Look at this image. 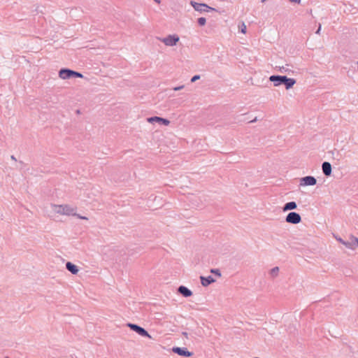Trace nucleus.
Returning <instances> with one entry per match:
<instances>
[{
    "mask_svg": "<svg viewBox=\"0 0 358 358\" xmlns=\"http://www.w3.org/2000/svg\"><path fill=\"white\" fill-rule=\"evenodd\" d=\"M6 358H8V357H6Z\"/></svg>",
    "mask_w": 358,
    "mask_h": 358,
    "instance_id": "c756f323",
    "label": "nucleus"
},
{
    "mask_svg": "<svg viewBox=\"0 0 358 358\" xmlns=\"http://www.w3.org/2000/svg\"><path fill=\"white\" fill-rule=\"evenodd\" d=\"M147 120L150 123L158 122V123L166 125V126L169 125V123H170V121L169 120L164 119V118H162V117H157V116H154V117H148L147 119Z\"/></svg>",
    "mask_w": 358,
    "mask_h": 358,
    "instance_id": "9b49d317",
    "label": "nucleus"
},
{
    "mask_svg": "<svg viewBox=\"0 0 358 358\" xmlns=\"http://www.w3.org/2000/svg\"><path fill=\"white\" fill-rule=\"evenodd\" d=\"M127 327L130 328L132 331L137 333L138 335L143 336V337H148L149 338H151V336L148 334V332L143 327L133 323H127Z\"/></svg>",
    "mask_w": 358,
    "mask_h": 358,
    "instance_id": "0eeeda50",
    "label": "nucleus"
},
{
    "mask_svg": "<svg viewBox=\"0 0 358 358\" xmlns=\"http://www.w3.org/2000/svg\"><path fill=\"white\" fill-rule=\"evenodd\" d=\"M190 4L194 8L195 10L200 13L208 12L210 10H216L215 8L209 6L206 3H197L194 1H191Z\"/></svg>",
    "mask_w": 358,
    "mask_h": 358,
    "instance_id": "423d86ee",
    "label": "nucleus"
},
{
    "mask_svg": "<svg viewBox=\"0 0 358 358\" xmlns=\"http://www.w3.org/2000/svg\"><path fill=\"white\" fill-rule=\"evenodd\" d=\"M178 292L185 297H189L192 295V292L183 285H181L178 288Z\"/></svg>",
    "mask_w": 358,
    "mask_h": 358,
    "instance_id": "ddd939ff",
    "label": "nucleus"
},
{
    "mask_svg": "<svg viewBox=\"0 0 358 358\" xmlns=\"http://www.w3.org/2000/svg\"><path fill=\"white\" fill-rule=\"evenodd\" d=\"M197 22L199 26H204L206 23V19L205 17H201L198 18Z\"/></svg>",
    "mask_w": 358,
    "mask_h": 358,
    "instance_id": "6ab92c4d",
    "label": "nucleus"
},
{
    "mask_svg": "<svg viewBox=\"0 0 358 358\" xmlns=\"http://www.w3.org/2000/svg\"><path fill=\"white\" fill-rule=\"evenodd\" d=\"M183 88H184V85H180V86L174 87L173 90L174 91H178V90H180L183 89Z\"/></svg>",
    "mask_w": 358,
    "mask_h": 358,
    "instance_id": "4be33fe9",
    "label": "nucleus"
},
{
    "mask_svg": "<svg viewBox=\"0 0 358 358\" xmlns=\"http://www.w3.org/2000/svg\"><path fill=\"white\" fill-rule=\"evenodd\" d=\"M269 80L275 87L284 85L286 90L291 89L296 83L294 78H287L286 76L273 75L269 77Z\"/></svg>",
    "mask_w": 358,
    "mask_h": 358,
    "instance_id": "f257e3e1",
    "label": "nucleus"
},
{
    "mask_svg": "<svg viewBox=\"0 0 358 358\" xmlns=\"http://www.w3.org/2000/svg\"><path fill=\"white\" fill-rule=\"evenodd\" d=\"M54 213L65 215H73L76 214V208L69 205H52L51 206Z\"/></svg>",
    "mask_w": 358,
    "mask_h": 358,
    "instance_id": "f03ea898",
    "label": "nucleus"
},
{
    "mask_svg": "<svg viewBox=\"0 0 358 358\" xmlns=\"http://www.w3.org/2000/svg\"><path fill=\"white\" fill-rule=\"evenodd\" d=\"M210 273H214L215 275H217V276L220 277L221 276V272L219 269L217 268H212L210 270Z\"/></svg>",
    "mask_w": 358,
    "mask_h": 358,
    "instance_id": "aec40b11",
    "label": "nucleus"
},
{
    "mask_svg": "<svg viewBox=\"0 0 358 358\" xmlns=\"http://www.w3.org/2000/svg\"><path fill=\"white\" fill-rule=\"evenodd\" d=\"M59 77L62 80L75 78H82L83 75L78 72L68 69H62L59 71Z\"/></svg>",
    "mask_w": 358,
    "mask_h": 358,
    "instance_id": "7ed1b4c3",
    "label": "nucleus"
},
{
    "mask_svg": "<svg viewBox=\"0 0 358 358\" xmlns=\"http://www.w3.org/2000/svg\"><path fill=\"white\" fill-rule=\"evenodd\" d=\"M157 3H160L159 0H155Z\"/></svg>",
    "mask_w": 358,
    "mask_h": 358,
    "instance_id": "c85d7f7f",
    "label": "nucleus"
},
{
    "mask_svg": "<svg viewBox=\"0 0 358 358\" xmlns=\"http://www.w3.org/2000/svg\"><path fill=\"white\" fill-rule=\"evenodd\" d=\"M285 221L289 224H296L301 222V217L298 213L290 212L287 215Z\"/></svg>",
    "mask_w": 358,
    "mask_h": 358,
    "instance_id": "6e6552de",
    "label": "nucleus"
},
{
    "mask_svg": "<svg viewBox=\"0 0 358 358\" xmlns=\"http://www.w3.org/2000/svg\"><path fill=\"white\" fill-rule=\"evenodd\" d=\"M157 39L164 43L166 46H174L179 41L180 38L176 34H172L165 38H157Z\"/></svg>",
    "mask_w": 358,
    "mask_h": 358,
    "instance_id": "39448f33",
    "label": "nucleus"
},
{
    "mask_svg": "<svg viewBox=\"0 0 358 358\" xmlns=\"http://www.w3.org/2000/svg\"><path fill=\"white\" fill-rule=\"evenodd\" d=\"M66 267L73 274H77L78 272V268L77 266L72 264L71 262H67L66 264Z\"/></svg>",
    "mask_w": 358,
    "mask_h": 358,
    "instance_id": "dca6fc26",
    "label": "nucleus"
},
{
    "mask_svg": "<svg viewBox=\"0 0 358 358\" xmlns=\"http://www.w3.org/2000/svg\"><path fill=\"white\" fill-rule=\"evenodd\" d=\"M317 180L315 177L311 176H305L300 179L301 186H313L316 185Z\"/></svg>",
    "mask_w": 358,
    "mask_h": 358,
    "instance_id": "1a4fd4ad",
    "label": "nucleus"
},
{
    "mask_svg": "<svg viewBox=\"0 0 358 358\" xmlns=\"http://www.w3.org/2000/svg\"><path fill=\"white\" fill-rule=\"evenodd\" d=\"M200 279L201 283L203 287H207L211 283L215 282V280L211 275L208 277L201 276Z\"/></svg>",
    "mask_w": 358,
    "mask_h": 358,
    "instance_id": "4468645a",
    "label": "nucleus"
},
{
    "mask_svg": "<svg viewBox=\"0 0 358 358\" xmlns=\"http://www.w3.org/2000/svg\"><path fill=\"white\" fill-rule=\"evenodd\" d=\"M200 79V76L199 75H195L192 78H191V82L192 83H194L196 82L197 80Z\"/></svg>",
    "mask_w": 358,
    "mask_h": 358,
    "instance_id": "412c9836",
    "label": "nucleus"
},
{
    "mask_svg": "<svg viewBox=\"0 0 358 358\" xmlns=\"http://www.w3.org/2000/svg\"><path fill=\"white\" fill-rule=\"evenodd\" d=\"M297 208V204L295 201H290L286 203L282 207V210L284 212L294 210Z\"/></svg>",
    "mask_w": 358,
    "mask_h": 358,
    "instance_id": "2eb2a0df",
    "label": "nucleus"
},
{
    "mask_svg": "<svg viewBox=\"0 0 358 358\" xmlns=\"http://www.w3.org/2000/svg\"><path fill=\"white\" fill-rule=\"evenodd\" d=\"M182 335H183L185 338H188V333H187V332H182Z\"/></svg>",
    "mask_w": 358,
    "mask_h": 358,
    "instance_id": "a878e982",
    "label": "nucleus"
},
{
    "mask_svg": "<svg viewBox=\"0 0 358 358\" xmlns=\"http://www.w3.org/2000/svg\"><path fill=\"white\" fill-rule=\"evenodd\" d=\"M291 2L296 3H300L301 0H289Z\"/></svg>",
    "mask_w": 358,
    "mask_h": 358,
    "instance_id": "393cba45",
    "label": "nucleus"
},
{
    "mask_svg": "<svg viewBox=\"0 0 358 358\" xmlns=\"http://www.w3.org/2000/svg\"><path fill=\"white\" fill-rule=\"evenodd\" d=\"M266 1H267V0H262L261 1H262V3H264V2H266Z\"/></svg>",
    "mask_w": 358,
    "mask_h": 358,
    "instance_id": "cd10ccee",
    "label": "nucleus"
},
{
    "mask_svg": "<svg viewBox=\"0 0 358 358\" xmlns=\"http://www.w3.org/2000/svg\"><path fill=\"white\" fill-rule=\"evenodd\" d=\"M336 239L345 245L347 248L350 250H355L358 247V238L351 235L350 236V241H344L341 237L335 236Z\"/></svg>",
    "mask_w": 358,
    "mask_h": 358,
    "instance_id": "20e7f679",
    "label": "nucleus"
},
{
    "mask_svg": "<svg viewBox=\"0 0 358 358\" xmlns=\"http://www.w3.org/2000/svg\"><path fill=\"white\" fill-rule=\"evenodd\" d=\"M172 350L177 355L185 357H191L193 355V353L187 350L186 348L174 347Z\"/></svg>",
    "mask_w": 358,
    "mask_h": 358,
    "instance_id": "9d476101",
    "label": "nucleus"
},
{
    "mask_svg": "<svg viewBox=\"0 0 358 358\" xmlns=\"http://www.w3.org/2000/svg\"><path fill=\"white\" fill-rule=\"evenodd\" d=\"M322 172L324 176H331V172H332V169H331V165L329 162H323L322 164Z\"/></svg>",
    "mask_w": 358,
    "mask_h": 358,
    "instance_id": "f8f14e48",
    "label": "nucleus"
},
{
    "mask_svg": "<svg viewBox=\"0 0 358 358\" xmlns=\"http://www.w3.org/2000/svg\"><path fill=\"white\" fill-rule=\"evenodd\" d=\"M246 31V27L244 23H243V28L241 29V32L245 34Z\"/></svg>",
    "mask_w": 358,
    "mask_h": 358,
    "instance_id": "5701e85b",
    "label": "nucleus"
},
{
    "mask_svg": "<svg viewBox=\"0 0 358 358\" xmlns=\"http://www.w3.org/2000/svg\"><path fill=\"white\" fill-rule=\"evenodd\" d=\"M257 121V118H255L253 120L251 121V122H254Z\"/></svg>",
    "mask_w": 358,
    "mask_h": 358,
    "instance_id": "bb28decb",
    "label": "nucleus"
},
{
    "mask_svg": "<svg viewBox=\"0 0 358 358\" xmlns=\"http://www.w3.org/2000/svg\"><path fill=\"white\" fill-rule=\"evenodd\" d=\"M288 64H286L285 66H279L278 70L281 73H289L291 70L288 68Z\"/></svg>",
    "mask_w": 358,
    "mask_h": 358,
    "instance_id": "f3484780",
    "label": "nucleus"
},
{
    "mask_svg": "<svg viewBox=\"0 0 358 358\" xmlns=\"http://www.w3.org/2000/svg\"><path fill=\"white\" fill-rule=\"evenodd\" d=\"M278 272H279V268L278 266H275V267H273L272 269H271L270 274L271 276L275 277L278 275Z\"/></svg>",
    "mask_w": 358,
    "mask_h": 358,
    "instance_id": "a211bd4d",
    "label": "nucleus"
},
{
    "mask_svg": "<svg viewBox=\"0 0 358 358\" xmlns=\"http://www.w3.org/2000/svg\"><path fill=\"white\" fill-rule=\"evenodd\" d=\"M321 27H322V26H321V24H319V27H318L317 30V31H316V32H315L317 34H320Z\"/></svg>",
    "mask_w": 358,
    "mask_h": 358,
    "instance_id": "b1692460",
    "label": "nucleus"
}]
</instances>
